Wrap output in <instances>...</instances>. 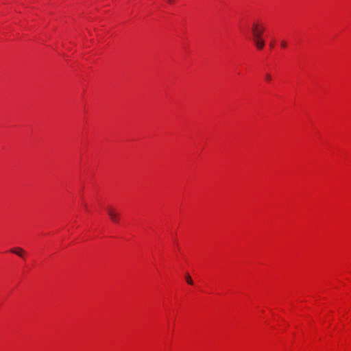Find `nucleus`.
<instances>
[{"instance_id": "obj_1", "label": "nucleus", "mask_w": 351, "mask_h": 351, "mask_svg": "<svg viewBox=\"0 0 351 351\" xmlns=\"http://www.w3.org/2000/svg\"><path fill=\"white\" fill-rule=\"evenodd\" d=\"M252 38L262 37L264 27L258 23H253L252 26Z\"/></svg>"}, {"instance_id": "obj_2", "label": "nucleus", "mask_w": 351, "mask_h": 351, "mask_svg": "<svg viewBox=\"0 0 351 351\" xmlns=\"http://www.w3.org/2000/svg\"><path fill=\"white\" fill-rule=\"evenodd\" d=\"M107 213L112 221L114 223H118L119 221V214L117 210L111 207L108 208Z\"/></svg>"}, {"instance_id": "obj_3", "label": "nucleus", "mask_w": 351, "mask_h": 351, "mask_svg": "<svg viewBox=\"0 0 351 351\" xmlns=\"http://www.w3.org/2000/svg\"><path fill=\"white\" fill-rule=\"evenodd\" d=\"M252 40L258 49L261 50L264 48L265 40L262 38V37L252 38Z\"/></svg>"}, {"instance_id": "obj_4", "label": "nucleus", "mask_w": 351, "mask_h": 351, "mask_svg": "<svg viewBox=\"0 0 351 351\" xmlns=\"http://www.w3.org/2000/svg\"><path fill=\"white\" fill-rule=\"evenodd\" d=\"M10 252L16 254L21 258H23L25 251L21 247H14L10 250Z\"/></svg>"}, {"instance_id": "obj_5", "label": "nucleus", "mask_w": 351, "mask_h": 351, "mask_svg": "<svg viewBox=\"0 0 351 351\" xmlns=\"http://www.w3.org/2000/svg\"><path fill=\"white\" fill-rule=\"evenodd\" d=\"M185 278L188 284L191 285L193 284V281L189 274H186Z\"/></svg>"}, {"instance_id": "obj_6", "label": "nucleus", "mask_w": 351, "mask_h": 351, "mask_svg": "<svg viewBox=\"0 0 351 351\" xmlns=\"http://www.w3.org/2000/svg\"><path fill=\"white\" fill-rule=\"evenodd\" d=\"M280 45L282 48L285 49L287 47V43L285 40H283L280 42Z\"/></svg>"}, {"instance_id": "obj_7", "label": "nucleus", "mask_w": 351, "mask_h": 351, "mask_svg": "<svg viewBox=\"0 0 351 351\" xmlns=\"http://www.w3.org/2000/svg\"><path fill=\"white\" fill-rule=\"evenodd\" d=\"M265 80H266L267 81H271V75H270V74H269V73H267V74L265 75Z\"/></svg>"}, {"instance_id": "obj_8", "label": "nucleus", "mask_w": 351, "mask_h": 351, "mask_svg": "<svg viewBox=\"0 0 351 351\" xmlns=\"http://www.w3.org/2000/svg\"><path fill=\"white\" fill-rule=\"evenodd\" d=\"M269 46H270L271 48H273L274 46V43L273 42L270 43Z\"/></svg>"}, {"instance_id": "obj_9", "label": "nucleus", "mask_w": 351, "mask_h": 351, "mask_svg": "<svg viewBox=\"0 0 351 351\" xmlns=\"http://www.w3.org/2000/svg\"><path fill=\"white\" fill-rule=\"evenodd\" d=\"M169 3H172L173 0H167Z\"/></svg>"}]
</instances>
